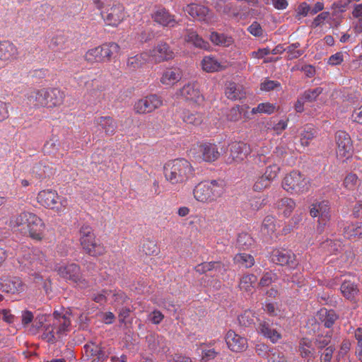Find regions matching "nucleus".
Returning a JSON list of instances; mask_svg holds the SVG:
<instances>
[{
  "mask_svg": "<svg viewBox=\"0 0 362 362\" xmlns=\"http://www.w3.org/2000/svg\"><path fill=\"white\" fill-rule=\"evenodd\" d=\"M226 190L224 180H212L199 182L194 189V198L202 202H212L221 197Z\"/></svg>",
  "mask_w": 362,
  "mask_h": 362,
  "instance_id": "1",
  "label": "nucleus"
},
{
  "mask_svg": "<svg viewBox=\"0 0 362 362\" xmlns=\"http://www.w3.org/2000/svg\"><path fill=\"white\" fill-rule=\"evenodd\" d=\"M192 170L190 163L184 158L170 160L164 165L165 177L173 185L187 181Z\"/></svg>",
  "mask_w": 362,
  "mask_h": 362,
  "instance_id": "2",
  "label": "nucleus"
},
{
  "mask_svg": "<svg viewBox=\"0 0 362 362\" xmlns=\"http://www.w3.org/2000/svg\"><path fill=\"white\" fill-rule=\"evenodd\" d=\"M119 49V46L115 42L105 43L88 49L84 55V59L90 64L109 62L113 54L118 53Z\"/></svg>",
  "mask_w": 362,
  "mask_h": 362,
  "instance_id": "3",
  "label": "nucleus"
},
{
  "mask_svg": "<svg viewBox=\"0 0 362 362\" xmlns=\"http://www.w3.org/2000/svg\"><path fill=\"white\" fill-rule=\"evenodd\" d=\"M37 200L44 207L58 214L63 213L68 206L67 199L59 196L55 190L52 189L40 191L37 194Z\"/></svg>",
  "mask_w": 362,
  "mask_h": 362,
  "instance_id": "4",
  "label": "nucleus"
},
{
  "mask_svg": "<svg viewBox=\"0 0 362 362\" xmlns=\"http://www.w3.org/2000/svg\"><path fill=\"white\" fill-rule=\"evenodd\" d=\"M18 262L23 269L33 272V275L40 277L38 273L46 267L47 260L42 252L34 249L26 251Z\"/></svg>",
  "mask_w": 362,
  "mask_h": 362,
  "instance_id": "5",
  "label": "nucleus"
},
{
  "mask_svg": "<svg viewBox=\"0 0 362 362\" xmlns=\"http://www.w3.org/2000/svg\"><path fill=\"white\" fill-rule=\"evenodd\" d=\"M55 270L60 277L75 284L81 288L88 286V282L83 277L79 265L75 263L59 266Z\"/></svg>",
  "mask_w": 362,
  "mask_h": 362,
  "instance_id": "6",
  "label": "nucleus"
},
{
  "mask_svg": "<svg viewBox=\"0 0 362 362\" xmlns=\"http://www.w3.org/2000/svg\"><path fill=\"white\" fill-rule=\"evenodd\" d=\"M283 188L291 193H303L309 189L306 177L298 171H292L284 177Z\"/></svg>",
  "mask_w": 362,
  "mask_h": 362,
  "instance_id": "7",
  "label": "nucleus"
},
{
  "mask_svg": "<svg viewBox=\"0 0 362 362\" xmlns=\"http://www.w3.org/2000/svg\"><path fill=\"white\" fill-rule=\"evenodd\" d=\"M310 214L312 217H318V226L317 230L322 233L324 227L331 218L330 206L327 201H322L314 203L310 208Z\"/></svg>",
  "mask_w": 362,
  "mask_h": 362,
  "instance_id": "8",
  "label": "nucleus"
},
{
  "mask_svg": "<svg viewBox=\"0 0 362 362\" xmlns=\"http://www.w3.org/2000/svg\"><path fill=\"white\" fill-rule=\"evenodd\" d=\"M163 105L160 96L151 94L137 100L134 105V110L136 114L144 115L153 112Z\"/></svg>",
  "mask_w": 362,
  "mask_h": 362,
  "instance_id": "9",
  "label": "nucleus"
},
{
  "mask_svg": "<svg viewBox=\"0 0 362 362\" xmlns=\"http://www.w3.org/2000/svg\"><path fill=\"white\" fill-rule=\"evenodd\" d=\"M100 15L107 25L113 27L117 26L125 18L124 6L119 4L106 6Z\"/></svg>",
  "mask_w": 362,
  "mask_h": 362,
  "instance_id": "10",
  "label": "nucleus"
},
{
  "mask_svg": "<svg viewBox=\"0 0 362 362\" xmlns=\"http://www.w3.org/2000/svg\"><path fill=\"white\" fill-rule=\"evenodd\" d=\"M336 153L339 159L349 158L352 152V141L350 136L344 131H338L335 134Z\"/></svg>",
  "mask_w": 362,
  "mask_h": 362,
  "instance_id": "11",
  "label": "nucleus"
},
{
  "mask_svg": "<svg viewBox=\"0 0 362 362\" xmlns=\"http://www.w3.org/2000/svg\"><path fill=\"white\" fill-rule=\"evenodd\" d=\"M184 11L193 18L206 24L209 25L215 21L212 12L204 6L197 4H190L187 5L184 8Z\"/></svg>",
  "mask_w": 362,
  "mask_h": 362,
  "instance_id": "12",
  "label": "nucleus"
},
{
  "mask_svg": "<svg viewBox=\"0 0 362 362\" xmlns=\"http://www.w3.org/2000/svg\"><path fill=\"white\" fill-rule=\"evenodd\" d=\"M272 262L281 265L294 267L297 264L296 255L291 250L286 248H276L271 254Z\"/></svg>",
  "mask_w": 362,
  "mask_h": 362,
  "instance_id": "13",
  "label": "nucleus"
},
{
  "mask_svg": "<svg viewBox=\"0 0 362 362\" xmlns=\"http://www.w3.org/2000/svg\"><path fill=\"white\" fill-rule=\"evenodd\" d=\"M230 156L228 163H240L244 160L250 153V146L241 141H234L230 144Z\"/></svg>",
  "mask_w": 362,
  "mask_h": 362,
  "instance_id": "14",
  "label": "nucleus"
},
{
  "mask_svg": "<svg viewBox=\"0 0 362 362\" xmlns=\"http://www.w3.org/2000/svg\"><path fill=\"white\" fill-rule=\"evenodd\" d=\"M148 54L156 62H161L173 59L175 56L174 52L168 44L160 42L154 48L149 51Z\"/></svg>",
  "mask_w": 362,
  "mask_h": 362,
  "instance_id": "15",
  "label": "nucleus"
},
{
  "mask_svg": "<svg viewBox=\"0 0 362 362\" xmlns=\"http://www.w3.org/2000/svg\"><path fill=\"white\" fill-rule=\"evenodd\" d=\"M228 347L234 352H242L247 348L246 338L236 334L233 330H229L225 337Z\"/></svg>",
  "mask_w": 362,
  "mask_h": 362,
  "instance_id": "16",
  "label": "nucleus"
},
{
  "mask_svg": "<svg viewBox=\"0 0 362 362\" xmlns=\"http://www.w3.org/2000/svg\"><path fill=\"white\" fill-rule=\"evenodd\" d=\"M28 218L27 230L30 237L35 240H41L45 229L44 223L40 217L33 213L32 215L28 216Z\"/></svg>",
  "mask_w": 362,
  "mask_h": 362,
  "instance_id": "17",
  "label": "nucleus"
},
{
  "mask_svg": "<svg viewBox=\"0 0 362 362\" xmlns=\"http://www.w3.org/2000/svg\"><path fill=\"white\" fill-rule=\"evenodd\" d=\"M0 289L4 292L16 293L24 290V285L18 277H2L0 279Z\"/></svg>",
  "mask_w": 362,
  "mask_h": 362,
  "instance_id": "18",
  "label": "nucleus"
},
{
  "mask_svg": "<svg viewBox=\"0 0 362 362\" xmlns=\"http://www.w3.org/2000/svg\"><path fill=\"white\" fill-rule=\"evenodd\" d=\"M197 153L199 159L209 163L216 160L220 156L217 146L209 143L200 145Z\"/></svg>",
  "mask_w": 362,
  "mask_h": 362,
  "instance_id": "19",
  "label": "nucleus"
},
{
  "mask_svg": "<svg viewBox=\"0 0 362 362\" xmlns=\"http://www.w3.org/2000/svg\"><path fill=\"white\" fill-rule=\"evenodd\" d=\"M64 96V92L58 88H45V107L53 108L61 105Z\"/></svg>",
  "mask_w": 362,
  "mask_h": 362,
  "instance_id": "20",
  "label": "nucleus"
},
{
  "mask_svg": "<svg viewBox=\"0 0 362 362\" xmlns=\"http://www.w3.org/2000/svg\"><path fill=\"white\" fill-rule=\"evenodd\" d=\"M257 330L258 333L269 339L273 343L276 342L281 338L279 332L273 327V324L269 320H259Z\"/></svg>",
  "mask_w": 362,
  "mask_h": 362,
  "instance_id": "21",
  "label": "nucleus"
},
{
  "mask_svg": "<svg viewBox=\"0 0 362 362\" xmlns=\"http://www.w3.org/2000/svg\"><path fill=\"white\" fill-rule=\"evenodd\" d=\"M154 21L165 27H175L177 22L175 16L170 14L165 8H158L152 15Z\"/></svg>",
  "mask_w": 362,
  "mask_h": 362,
  "instance_id": "22",
  "label": "nucleus"
},
{
  "mask_svg": "<svg viewBox=\"0 0 362 362\" xmlns=\"http://www.w3.org/2000/svg\"><path fill=\"white\" fill-rule=\"evenodd\" d=\"M150 58V54L147 52L136 54L132 57H129L127 59L126 69L129 71H136V70L142 68Z\"/></svg>",
  "mask_w": 362,
  "mask_h": 362,
  "instance_id": "23",
  "label": "nucleus"
},
{
  "mask_svg": "<svg viewBox=\"0 0 362 362\" xmlns=\"http://www.w3.org/2000/svg\"><path fill=\"white\" fill-rule=\"evenodd\" d=\"M95 124L107 136L115 134L117 128L116 121L110 116H101L95 118Z\"/></svg>",
  "mask_w": 362,
  "mask_h": 362,
  "instance_id": "24",
  "label": "nucleus"
},
{
  "mask_svg": "<svg viewBox=\"0 0 362 362\" xmlns=\"http://www.w3.org/2000/svg\"><path fill=\"white\" fill-rule=\"evenodd\" d=\"M187 100L199 103L202 100L203 97L198 88L194 84L188 83L180 88L177 93Z\"/></svg>",
  "mask_w": 362,
  "mask_h": 362,
  "instance_id": "25",
  "label": "nucleus"
},
{
  "mask_svg": "<svg viewBox=\"0 0 362 362\" xmlns=\"http://www.w3.org/2000/svg\"><path fill=\"white\" fill-rule=\"evenodd\" d=\"M18 49L10 41H0V60L8 62L16 59Z\"/></svg>",
  "mask_w": 362,
  "mask_h": 362,
  "instance_id": "26",
  "label": "nucleus"
},
{
  "mask_svg": "<svg viewBox=\"0 0 362 362\" xmlns=\"http://www.w3.org/2000/svg\"><path fill=\"white\" fill-rule=\"evenodd\" d=\"M26 98L31 105L45 107V88L31 90L26 94Z\"/></svg>",
  "mask_w": 362,
  "mask_h": 362,
  "instance_id": "27",
  "label": "nucleus"
},
{
  "mask_svg": "<svg viewBox=\"0 0 362 362\" xmlns=\"http://www.w3.org/2000/svg\"><path fill=\"white\" fill-rule=\"evenodd\" d=\"M225 94L228 99L236 100L244 98L246 92L242 85L228 82L226 87Z\"/></svg>",
  "mask_w": 362,
  "mask_h": 362,
  "instance_id": "28",
  "label": "nucleus"
},
{
  "mask_svg": "<svg viewBox=\"0 0 362 362\" xmlns=\"http://www.w3.org/2000/svg\"><path fill=\"white\" fill-rule=\"evenodd\" d=\"M53 326L56 329L57 334H62L69 330L71 320L66 315H62L57 312L54 313Z\"/></svg>",
  "mask_w": 362,
  "mask_h": 362,
  "instance_id": "29",
  "label": "nucleus"
},
{
  "mask_svg": "<svg viewBox=\"0 0 362 362\" xmlns=\"http://www.w3.org/2000/svg\"><path fill=\"white\" fill-rule=\"evenodd\" d=\"M194 269L199 274H204L210 271H215L218 273L223 274L226 270L224 264L221 262H204L196 266Z\"/></svg>",
  "mask_w": 362,
  "mask_h": 362,
  "instance_id": "30",
  "label": "nucleus"
},
{
  "mask_svg": "<svg viewBox=\"0 0 362 362\" xmlns=\"http://www.w3.org/2000/svg\"><path fill=\"white\" fill-rule=\"evenodd\" d=\"M182 78V73L178 68H168L163 74L160 82L165 85H173Z\"/></svg>",
  "mask_w": 362,
  "mask_h": 362,
  "instance_id": "31",
  "label": "nucleus"
},
{
  "mask_svg": "<svg viewBox=\"0 0 362 362\" xmlns=\"http://www.w3.org/2000/svg\"><path fill=\"white\" fill-rule=\"evenodd\" d=\"M202 66L206 72L219 71L226 69L225 64L219 62L215 57L211 56L204 57L202 61Z\"/></svg>",
  "mask_w": 362,
  "mask_h": 362,
  "instance_id": "32",
  "label": "nucleus"
},
{
  "mask_svg": "<svg viewBox=\"0 0 362 362\" xmlns=\"http://www.w3.org/2000/svg\"><path fill=\"white\" fill-rule=\"evenodd\" d=\"M343 296L349 300H354L359 293L357 284L351 281H344L340 287Z\"/></svg>",
  "mask_w": 362,
  "mask_h": 362,
  "instance_id": "33",
  "label": "nucleus"
},
{
  "mask_svg": "<svg viewBox=\"0 0 362 362\" xmlns=\"http://www.w3.org/2000/svg\"><path fill=\"white\" fill-rule=\"evenodd\" d=\"M49 47L54 51H63L70 49L69 41L67 37L60 34L54 36L49 44Z\"/></svg>",
  "mask_w": 362,
  "mask_h": 362,
  "instance_id": "34",
  "label": "nucleus"
},
{
  "mask_svg": "<svg viewBox=\"0 0 362 362\" xmlns=\"http://www.w3.org/2000/svg\"><path fill=\"white\" fill-rule=\"evenodd\" d=\"M185 40L198 48L206 49L209 47V44L204 41L202 37L192 29L186 30Z\"/></svg>",
  "mask_w": 362,
  "mask_h": 362,
  "instance_id": "35",
  "label": "nucleus"
},
{
  "mask_svg": "<svg viewBox=\"0 0 362 362\" xmlns=\"http://www.w3.org/2000/svg\"><path fill=\"white\" fill-rule=\"evenodd\" d=\"M148 348L153 351H165V340L158 335L149 334L146 337Z\"/></svg>",
  "mask_w": 362,
  "mask_h": 362,
  "instance_id": "36",
  "label": "nucleus"
},
{
  "mask_svg": "<svg viewBox=\"0 0 362 362\" xmlns=\"http://www.w3.org/2000/svg\"><path fill=\"white\" fill-rule=\"evenodd\" d=\"M319 318L322 322L324 323V325L330 328L337 319V315L334 310H327L326 308H322L318 312Z\"/></svg>",
  "mask_w": 362,
  "mask_h": 362,
  "instance_id": "37",
  "label": "nucleus"
},
{
  "mask_svg": "<svg viewBox=\"0 0 362 362\" xmlns=\"http://www.w3.org/2000/svg\"><path fill=\"white\" fill-rule=\"evenodd\" d=\"M209 39L214 45L223 47H229L233 42V40L230 36L217 32H212Z\"/></svg>",
  "mask_w": 362,
  "mask_h": 362,
  "instance_id": "38",
  "label": "nucleus"
},
{
  "mask_svg": "<svg viewBox=\"0 0 362 362\" xmlns=\"http://www.w3.org/2000/svg\"><path fill=\"white\" fill-rule=\"evenodd\" d=\"M344 236L349 239L362 237V222L351 223L344 228Z\"/></svg>",
  "mask_w": 362,
  "mask_h": 362,
  "instance_id": "39",
  "label": "nucleus"
},
{
  "mask_svg": "<svg viewBox=\"0 0 362 362\" xmlns=\"http://www.w3.org/2000/svg\"><path fill=\"white\" fill-rule=\"evenodd\" d=\"M29 215H32V213L23 212L19 215L13 216L10 221V226L13 228L22 226L23 229H27Z\"/></svg>",
  "mask_w": 362,
  "mask_h": 362,
  "instance_id": "40",
  "label": "nucleus"
},
{
  "mask_svg": "<svg viewBox=\"0 0 362 362\" xmlns=\"http://www.w3.org/2000/svg\"><path fill=\"white\" fill-rule=\"evenodd\" d=\"M257 281V278L254 274L244 275L240 280L239 287L242 291H250L254 288Z\"/></svg>",
  "mask_w": 362,
  "mask_h": 362,
  "instance_id": "41",
  "label": "nucleus"
},
{
  "mask_svg": "<svg viewBox=\"0 0 362 362\" xmlns=\"http://www.w3.org/2000/svg\"><path fill=\"white\" fill-rule=\"evenodd\" d=\"M360 185V180L355 173H348L344 179L343 186L349 191L355 190Z\"/></svg>",
  "mask_w": 362,
  "mask_h": 362,
  "instance_id": "42",
  "label": "nucleus"
},
{
  "mask_svg": "<svg viewBox=\"0 0 362 362\" xmlns=\"http://www.w3.org/2000/svg\"><path fill=\"white\" fill-rule=\"evenodd\" d=\"M234 262L242 267L250 268L254 265L255 259L249 254L240 253L234 257Z\"/></svg>",
  "mask_w": 362,
  "mask_h": 362,
  "instance_id": "43",
  "label": "nucleus"
},
{
  "mask_svg": "<svg viewBox=\"0 0 362 362\" xmlns=\"http://www.w3.org/2000/svg\"><path fill=\"white\" fill-rule=\"evenodd\" d=\"M253 244L254 240L248 233H243L238 235L236 245L240 250H247Z\"/></svg>",
  "mask_w": 362,
  "mask_h": 362,
  "instance_id": "44",
  "label": "nucleus"
},
{
  "mask_svg": "<svg viewBox=\"0 0 362 362\" xmlns=\"http://www.w3.org/2000/svg\"><path fill=\"white\" fill-rule=\"evenodd\" d=\"M322 247L325 250H327V251L330 254L336 255L342 250L343 245L339 240H327V241L322 243Z\"/></svg>",
  "mask_w": 362,
  "mask_h": 362,
  "instance_id": "45",
  "label": "nucleus"
},
{
  "mask_svg": "<svg viewBox=\"0 0 362 362\" xmlns=\"http://www.w3.org/2000/svg\"><path fill=\"white\" fill-rule=\"evenodd\" d=\"M277 208L282 209L285 216H288L295 208V202L293 199L285 197L280 199L277 204Z\"/></svg>",
  "mask_w": 362,
  "mask_h": 362,
  "instance_id": "46",
  "label": "nucleus"
},
{
  "mask_svg": "<svg viewBox=\"0 0 362 362\" xmlns=\"http://www.w3.org/2000/svg\"><path fill=\"white\" fill-rule=\"evenodd\" d=\"M86 254L92 257L101 256L105 252V247L98 240H95L91 245H89Z\"/></svg>",
  "mask_w": 362,
  "mask_h": 362,
  "instance_id": "47",
  "label": "nucleus"
},
{
  "mask_svg": "<svg viewBox=\"0 0 362 362\" xmlns=\"http://www.w3.org/2000/svg\"><path fill=\"white\" fill-rule=\"evenodd\" d=\"M183 121L188 124L199 125L202 122V116L197 112L184 111L182 113Z\"/></svg>",
  "mask_w": 362,
  "mask_h": 362,
  "instance_id": "48",
  "label": "nucleus"
},
{
  "mask_svg": "<svg viewBox=\"0 0 362 362\" xmlns=\"http://www.w3.org/2000/svg\"><path fill=\"white\" fill-rule=\"evenodd\" d=\"M317 132L310 127H305L304 130L300 133V143L303 146H307L315 136Z\"/></svg>",
  "mask_w": 362,
  "mask_h": 362,
  "instance_id": "49",
  "label": "nucleus"
},
{
  "mask_svg": "<svg viewBox=\"0 0 362 362\" xmlns=\"http://www.w3.org/2000/svg\"><path fill=\"white\" fill-rule=\"evenodd\" d=\"M300 46L299 42H296L285 48V52L287 53V59H297L303 54V51L298 49Z\"/></svg>",
  "mask_w": 362,
  "mask_h": 362,
  "instance_id": "50",
  "label": "nucleus"
},
{
  "mask_svg": "<svg viewBox=\"0 0 362 362\" xmlns=\"http://www.w3.org/2000/svg\"><path fill=\"white\" fill-rule=\"evenodd\" d=\"M276 229L274 218L272 216H266L262 222V231L267 235H272Z\"/></svg>",
  "mask_w": 362,
  "mask_h": 362,
  "instance_id": "51",
  "label": "nucleus"
},
{
  "mask_svg": "<svg viewBox=\"0 0 362 362\" xmlns=\"http://www.w3.org/2000/svg\"><path fill=\"white\" fill-rule=\"evenodd\" d=\"M322 88L317 87L313 90H305L301 96L306 103H312L316 100L317 98L322 93Z\"/></svg>",
  "mask_w": 362,
  "mask_h": 362,
  "instance_id": "52",
  "label": "nucleus"
},
{
  "mask_svg": "<svg viewBox=\"0 0 362 362\" xmlns=\"http://www.w3.org/2000/svg\"><path fill=\"white\" fill-rule=\"evenodd\" d=\"M242 326L249 327L255 323V314L251 310H245L238 317Z\"/></svg>",
  "mask_w": 362,
  "mask_h": 362,
  "instance_id": "53",
  "label": "nucleus"
},
{
  "mask_svg": "<svg viewBox=\"0 0 362 362\" xmlns=\"http://www.w3.org/2000/svg\"><path fill=\"white\" fill-rule=\"evenodd\" d=\"M141 251L146 255H152L157 252V245L153 240L146 239L143 241Z\"/></svg>",
  "mask_w": 362,
  "mask_h": 362,
  "instance_id": "54",
  "label": "nucleus"
},
{
  "mask_svg": "<svg viewBox=\"0 0 362 362\" xmlns=\"http://www.w3.org/2000/svg\"><path fill=\"white\" fill-rule=\"evenodd\" d=\"M271 182L263 175L258 177L253 185V190L261 192L270 186Z\"/></svg>",
  "mask_w": 362,
  "mask_h": 362,
  "instance_id": "55",
  "label": "nucleus"
},
{
  "mask_svg": "<svg viewBox=\"0 0 362 362\" xmlns=\"http://www.w3.org/2000/svg\"><path fill=\"white\" fill-rule=\"evenodd\" d=\"M275 107L270 103H260L258 105L257 107H255L252 110V112L253 114L259 112V113H266V114H272L274 112Z\"/></svg>",
  "mask_w": 362,
  "mask_h": 362,
  "instance_id": "56",
  "label": "nucleus"
},
{
  "mask_svg": "<svg viewBox=\"0 0 362 362\" xmlns=\"http://www.w3.org/2000/svg\"><path fill=\"white\" fill-rule=\"evenodd\" d=\"M279 170V166L276 164L271 165L266 168L265 173L262 175L272 182L276 177Z\"/></svg>",
  "mask_w": 362,
  "mask_h": 362,
  "instance_id": "57",
  "label": "nucleus"
},
{
  "mask_svg": "<svg viewBox=\"0 0 362 362\" xmlns=\"http://www.w3.org/2000/svg\"><path fill=\"white\" fill-rule=\"evenodd\" d=\"M45 164L39 163L35 164L32 168V175L38 180H42L45 178Z\"/></svg>",
  "mask_w": 362,
  "mask_h": 362,
  "instance_id": "58",
  "label": "nucleus"
},
{
  "mask_svg": "<svg viewBox=\"0 0 362 362\" xmlns=\"http://www.w3.org/2000/svg\"><path fill=\"white\" fill-rule=\"evenodd\" d=\"M79 233L80 242H81L83 240L90 238L95 235L93 233V228L90 226L86 224H84L81 227Z\"/></svg>",
  "mask_w": 362,
  "mask_h": 362,
  "instance_id": "59",
  "label": "nucleus"
},
{
  "mask_svg": "<svg viewBox=\"0 0 362 362\" xmlns=\"http://www.w3.org/2000/svg\"><path fill=\"white\" fill-rule=\"evenodd\" d=\"M55 327L52 325H47L45 328L44 333L42 334V339H45L47 342H54L55 340Z\"/></svg>",
  "mask_w": 362,
  "mask_h": 362,
  "instance_id": "60",
  "label": "nucleus"
},
{
  "mask_svg": "<svg viewBox=\"0 0 362 362\" xmlns=\"http://www.w3.org/2000/svg\"><path fill=\"white\" fill-rule=\"evenodd\" d=\"M241 108L240 106L236 105L232 107L227 114V119L232 122H236L241 118Z\"/></svg>",
  "mask_w": 362,
  "mask_h": 362,
  "instance_id": "61",
  "label": "nucleus"
},
{
  "mask_svg": "<svg viewBox=\"0 0 362 362\" xmlns=\"http://www.w3.org/2000/svg\"><path fill=\"white\" fill-rule=\"evenodd\" d=\"M310 6L306 2H302L300 4L296 9V18L298 20L300 19L301 16H306L310 14Z\"/></svg>",
  "mask_w": 362,
  "mask_h": 362,
  "instance_id": "62",
  "label": "nucleus"
},
{
  "mask_svg": "<svg viewBox=\"0 0 362 362\" xmlns=\"http://www.w3.org/2000/svg\"><path fill=\"white\" fill-rule=\"evenodd\" d=\"M58 142L57 140L52 138L47 141L44 145L43 150L45 153H54L57 150Z\"/></svg>",
  "mask_w": 362,
  "mask_h": 362,
  "instance_id": "63",
  "label": "nucleus"
},
{
  "mask_svg": "<svg viewBox=\"0 0 362 362\" xmlns=\"http://www.w3.org/2000/svg\"><path fill=\"white\" fill-rule=\"evenodd\" d=\"M84 350L88 356L95 357L97 353L100 351V346L94 343H90L84 346Z\"/></svg>",
  "mask_w": 362,
  "mask_h": 362,
  "instance_id": "64",
  "label": "nucleus"
}]
</instances>
